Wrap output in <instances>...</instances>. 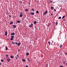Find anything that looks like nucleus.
Returning <instances> with one entry per match:
<instances>
[{"label": "nucleus", "mask_w": 67, "mask_h": 67, "mask_svg": "<svg viewBox=\"0 0 67 67\" xmlns=\"http://www.w3.org/2000/svg\"><path fill=\"white\" fill-rule=\"evenodd\" d=\"M12 44H13V45H14V44H15V42H14L13 41L12 42Z\"/></svg>", "instance_id": "6"}, {"label": "nucleus", "mask_w": 67, "mask_h": 67, "mask_svg": "<svg viewBox=\"0 0 67 67\" xmlns=\"http://www.w3.org/2000/svg\"><path fill=\"white\" fill-rule=\"evenodd\" d=\"M9 16L10 17H11V15H10Z\"/></svg>", "instance_id": "47"}, {"label": "nucleus", "mask_w": 67, "mask_h": 67, "mask_svg": "<svg viewBox=\"0 0 67 67\" xmlns=\"http://www.w3.org/2000/svg\"><path fill=\"white\" fill-rule=\"evenodd\" d=\"M28 11V9H25V11L26 12H27V11Z\"/></svg>", "instance_id": "13"}, {"label": "nucleus", "mask_w": 67, "mask_h": 67, "mask_svg": "<svg viewBox=\"0 0 67 67\" xmlns=\"http://www.w3.org/2000/svg\"><path fill=\"white\" fill-rule=\"evenodd\" d=\"M27 59L28 60V61H29V62H30V59L28 58V59Z\"/></svg>", "instance_id": "23"}, {"label": "nucleus", "mask_w": 67, "mask_h": 67, "mask_svg": "<svg viewBox=\"0 0 67 67\" xmlns=\"http://www.w3.org/2000/svg\"><path fill=\"white\" fill-rule=\"evenodd\" d=\"M65 18V15L63 16L62 18V19H63V18Z\"/></svg>", "instance_id": "8"}, {"label": "nucleus", "mask_w": 67, "mask_h": 67, "mask_svg": "<svg viewBox=\"0 0 67 67\" xmlns=\"http://www.w3.org/2000/svg\"><path fill=\"white\" fill-rule=\"evenodd\" d=\"M59 67H63V65H61L59 66Z\"/></svg>", "instance_id": "34"}, {"label": "nucleus", "mask_w": 67, "mask_h": 67, "mask_svg": "<svg viewBox=\"0 0 67 67\" xmlns=\"http://www.w3.org/2000/svg\"><path fill=\"white\" fill-rule=\"evenodd\" d=\"M18 55H17V57H18Z\"/></svg>", "instance_id": "48"}, {"label": "nucleus", "mask_w": 67, "mask_h": 67, "mask_svg": "<svg viewBox=\"0 0 67 67\" xmlns=\"http://www.w3.org/2000/svg\"><path fill=\"white\" fill-rule=\"evenodd\" d=\"M51 9L52 10V9H54V7H51Z\"/></svg>", "instance_id": "18"}, {"label": "nucleus", "mask_w": 67, "mask_h": 67, "mask_svg": "<svg viewBox=\"0 0 67 67\" xmlns=\"http://www.w3.org/2000/svg\"><path fill=\"white\" fill-rule=\"evenodd\" d=\"M9 58H10V57H8V58L7 59V60L8 62H9V61L11 60L10 59H9Z\"/></svg>", "instance_id": "2"}, {"label": "nucleus", "mask_w": 67, "mask_h": 67, "mask_svg": "<svg viewBox=\"0 0 67 67\" xmlns=\"http://www.w3.org/2000/svg\"><path fill=\"white\" fill-rule=\"evenodd\" d=\"M50 42H48V43L49 44V45H50V44H51L50 43Z\"/></svg>", "instance_id": "33"}, {"label": "nucleus", "mask_w": 67, "mask_h": 67, "mask_svg": "<svg viewBox=\"0 0 67 67\" xmlns=\"http://www.w3.org/2000/svg\"><path fill=\"white\" fill-rule=\"evenodd\" d=\"M50 1V2H51V3H52V2H53V1Z\"/></svg>", "instance_id": "30"}, {"label": "nucleus", "mask_w": 67, "mask_h": 67, "mask_svg": "<svg viewBox=\"0 0 67 67\" xmlns=\"http://www.w3.org/2000/svg\"><path fill=\"white\" fill-rule=\"evenodd\" d=\"M65 66H67V63H66L65 64Z\"/></svg>", "instance_id": "38"}, {"label": "nucleus", "mask_w": 67, "mask_h": 67, "mask_svg": "<svg viewBox=\"0 0 67 67\" xmlns=\"http://www.w3.org/2000/svg\"><path fill=\"white\" fill-rule=\"evenodd\" d=\"M1 62H3V60H1Z\"/></svg>", "instance_id": "32"}, {"label": "nucleus", "mask_w": 67, "mask_h": 67, "mask_svg": "<svg viewBox=\"0 0 67 67\" xmlns=\"http://www.w3.org/2000/svg\"><path fill=\"white\" fill-rule=\"evenodd\" d=\"M16 59H18V58H17V57H16Z\"/></svg>", "instance_id": "44"}, {"label": "nucleus", "mask_w": 67, "mask_h": 67, "mask_svg": "<svg viewBox=\"0 0 67 67\" xmlns=\"http://www.w3.org/2000/svg\"><path fill=\"white\" fill-rule=\"evenodd\" d=\"M62 2H62L61 1V2Z\"/></svg>", "instance_id": "51"}, {"label": "nucleus", "mask_w": 67, "mask_h": 67, "mask_svg": "<svg viewBox=\"0 0 67 67\" xmlns=\"http://www.w3.org/2000/svg\"><path fill=\"white\" fill-rule=\"evenodd\" d=\"M15 44H18V43H17V42H16L15 43Z\"/></svg>", "instance_id": "41"}, {"label": "nucleus", "mask_w": 67, "mask_h": 67, "mask_svg": "<svg viewBox=\"0 0 67 67\" xmlns=\"http://www.w3.org/2000/svg\"><path fill=\"white\" fill-rule=\"evenodd\" d=\"M21 45V43H19L17 44L18 46H20Z\"/></svg>", "instance_id": "4"}, {"label": "nucleus", "mask_w": 67, "mask_h": 67, "mask_svg": "<svg viewBox=\"0 0 67 67\" xmlns=\"http://www.w3.org/2000/svg\"><path fill=\"white\" fill-rule=\"evenodd\" d=\"M47 12H48V11H46L45 12V13H46V14H47Z\"/></svg>", "instance_id": "20"}, {"label": "nucleus", "mask_w": 67, "mask_h": 67, "mask_svg": "<svg viewBox=\"0 0 67 67\" xmlns=\"http://www.w3.org/2000/svg\"><path fill=\"white\" fill-rule=\"evenodd\" d=\"M11 35H15V34L14 33H12L11 34Z\"/></svg>", "instance_id": "3"}, {"label": "nucleus", "mask_w": 67, "mask_h": 67, "mask_svg": "<svg viewBox=\"0 0 67 67\" xmlns=\"http://www.w3.org/2000/svg\"><path fill=\"white\" fill-rule=\"evenodd\" d=\"M29 27L31 28L32 27V25H30L29 26Z\"/></svg>", "instance_id": "25"}, {"label": "nucleus", "mask_w": 67, "mask_h": 67, "mask_svg": "<svg viewBox=\"0 0 67 67\" xmlns=\"http://www.w3.org/2000/svg\"><path fill=\"white\" fill-rule=\"evenodd\" d=\"M13 22L12 21H11L10 22V24H13Z\"/></svg>", "instance_id": "11"}, {"label": "nucleus", "mask_w": 67, "mask_h": 67, "mask_svg": "<svg viewBox=\"0 0 67 67\" xmlns=\"http://www.w3.org/2000/svg\"><path fill=\"white\" fill-rule=\"evenodd\" d=\"M26 55L27 56V55H29V53H27L26 54Z\"/></svg>", "instance_id": "15"}, {"label": "nucleus", "mask_w": 67, "mask_h": 67, "mask_svg": "<svg viewBox=\"0 0 67 67\" xmlns=\"http://www.w3.org/2000/svg\"><path fill=\"white\" fill-rule=\"evenodd\" d=\"M8 33V32H5V35L6 36H7V34Z\"/></svg>", "instance_id": "5"}, {"label": "nucleus", "mask_w": 67, "mask_h": 67, "mask_svg": "<svg viewBox=\"0 0 67 67\" xmlns=\"http://www.w3.org/2000/svg\"><path fill=\"white\" fill-rule=\"evenodd\" d=\"M24 0V1H25V0Z\"/></svg>", "instance_id": "49"}, {"label": "nucleus", "mask_w": 67, "mask_h": 67, "mask_svg": "<svg viewBox=\"0 0 67 67\" xmlns=\"http://www.w3.org/2000/svg\"><path fill=\"white\" fill-rule=\"evenodd\" d=\"M5 49H6V51H7V50H8V48H7V47H6Z\"/></svg>", "instance_id": "14"}, {"label": "nucleus", "mask_w": 67, "mask_h": 67, "mask_svg": "<svg viewBox=\"0 0 67 67\" xmlns=\"http://www.w3.org/2000/svg\"><path fill=\"white\" fill-rule=\"evenodd\" d=\"M37 63H38V62H37Z\"/></svg>", "instance_id": "50"}, {"label": "nucleus", "mask_w": 67, "mask_h": 67, "mask_svg": "<svg viewBox=\"0 0 67 67\" xmlns=\"http://www.w3.org/2000/svg\"><path fill=\"white\" fill-rule=\"evenodd\" d=\"M65 55H67V53H65Z\"/></svg>", "instance_id": "36"}, {"label": "nucleus", "mask_w": 67, "mask_h": 67, "mask_svg": "<svg viewBox=\"0 0 67 67\" xmlns=\"http://www.w3.org/2000/svg\"><path fill=\"white\" fill-rule=\"evenodd\" d=\"M31 25H33V24H31Z\"/></svg>", "instance_id": "45"}, {"label": "nucleus", "mask_w": 67, "mask_h": 67, "mask_svg": "<svg viewBox=\"0 0 67 67\" xmlns=\"http://www.w3.org/2000/svg\"><path fill=\"white\" fill-rule=\"evenodd\" d=\"M54 11H56V10L54 9Z\"/></svg>", "instance_id": "43"}, {"label": "nucleus", "mask_w": 67, "mask_h": 67, "mask_svg": "<svg viewBox=\"0 0 67 67\" xmlns=\"http://www.w3.org/2000/svg\"><path fill=\"white\" fill-rule=\"evenodd\" d=\"M10 58H13V56L12 55H11L10 56Z\"/></svg>", "instance_id": "12"}, {"label": "nucleus", "mask_w": 67, "mask_h": 67, "mask_svg": "<svg viewBox=\"0 0 67 67\" xmlns=\"http://www.w3.org/2000/svg\"><path fill=\"white\" fill-rule=\"evenodd\" d=\"M60 47H62V44L60 45Z\"/></svg>", "instance_id": "27"}, {"label": "nucleus", "mask_w": 67, "mask_h": 67, "mask_svg": "<svg viewBox=\"0 0 67 67\" xmlns=\"http://www.w3.org/2000/svg\"><path fill=\"white\" fill-rule=\"evenodd\" d=\"M22 16H23V14L22 13V12H21L20 13V17H21V18H22Z\"/></svg>", "instance_id": "1"}, {"label": "nucleus", "mask_w": 67, "mask_h": 67, "mask_svg": "<svg viewBox=\"0 0 67 67\" xmlns=\"http://www.w3.org/2000/svg\"><path fill=\"white\" fill-rule=\"evenodd\" d=\"M36 12L37 13H38V11H36Z\"/></svg>", "instance_id": "28"}, {"label": "nucleus", "mask_w": 67, "mask_h": 67, "mask_svg": "<svg viewBox=\"0 0 67 67\" xmlns=\"http://www.w3.org/2000/svg\"><path fill=\"white\" fill-rule=\"evenodd\" d=\"M61 17H59L58 18V19H61Z\"/></svg>", "instance_id": "31"}, {"label": "nucleus", "mask_w": 67, "mask_h": 67, "mask_svg": "<svg viewBox=\"0 0 67 67\" xmlns=\"http://www.w3.org/2000/svg\"><path fill=\"white\" fill-rule=\"evenodd\" d=\"M45 14H46L45 13H44V14H43V15H45Z\"/></svg>", "instance_id": "39"}, {"label": "nucleus", "mask_w": 67, "mask_h": 67, "mask_svg": "<svg viewBox=\"0 0 67 67\" xmlns=\"http://www.w3.org/2000/svg\"><path fill=\"white\" fill-rule=\"evenodd\" d=\"M63 63L64 64H65L66 63V62H65L64 61L63 62Z\"/></svg>", "instance_id": "26"}, {"label": "nucleus", "mask_w": 67, "mask_h": 67, "mask_svg": "<svg viewBox=\"0 0 67 67\" xmlns=\"http://www.w3.org/2000/svg\"><path fill=\"white\" fill-rule=\"evenodd\" d=\"M51 15H53V14L52 13L51 14Z\"/></svg>", "instance_id": "40"}, {"label": "nucleus", "mask_w": 67, "mask_h": 67, "mask_svg": "<svg viewBox=\"0 0 67 67\" xmlns=\"http://www.w3.org/2000/svg\"><path fill=\"white\" fill-rule=\"evenodd\" d=\"M32 11H34V9H32V10H31V11H32Z\"/></svg>", "instance_id": "24"}, {"label": "nucleus", "mask_w": 67, "mask_h": 67, "mask_svg": "<svg viewBox=\"0 0 67 67\" xmlns=\"http://www.w3.org/2000/svg\"><path fill=\"white\" fill-rule=\"evenodd\" d=\"M52 43H53V42H52Z\"/></svg>", "instance_id": "52"}, {"label": "nucleus", "mask_w": 67, "mask_h": 67, "mask_svg": "<svg viewBox=\"0 0 67 67\" xmlns=\"http://www.w3.org/2000/svg\"><path fill=\"white\" fill-rule=\"evenodd\" d=\"M11 37H12V38H14V36H11Z\"/></svg>", "instance_id": "17"}, {"label": "nucleus", "mask_w": 67, "mask_h": 67, "mask_svg": "<svg viewBox=\"0 0 67 67\" xmlns=\"http://www.w3.org/2000/svg\"><path fill=\"white\" fill-rule=\"evenodd\" d=\"M22 60L23 61V62H25V59H22Z\"/></svg>", "instance_id": "16"}, {"label": "nucleus", "mask_w": 67, "mask_h": 67, "mask_svg": "<svg viewBox=\"0 0 67 67\" xmlns=\"http://www.w3.org/2000/svg\"><path fill=\"white\" fill-rule=\"evenodd\" d=\"M48 64H47L46 65V67H47L48 66Z\"/></svg>", "instance_id": "29"}, {"label": "nucleus", "mask_w": 67, "mask_h": 67, "mask_svg": "<svg viewBox=\"0 0 67 67\" xmlns=\"http://www.w3.org/2000/svg\"><path fill=\"white\" fill-rule=\"evenodd\" d=\"M17 22H18V23H20V22H20V21L17 20Z\"/></svg>", "instance_id": "9"}, {"label": "nucleus", "mask_w": 67, "mask_h": 67, "mask_svg": "<svg viewBox=\"0 0 67 67\" xmlns=\"http://www.w3.org/2000/svg\"><path fill=\"white\" fill-rule=\"evenodd\" d=\"M18 52H20V50L18 49Z\"/></svg>", "instance_id": "42"}, {"label": "nucleus", "mask_w": 67, "mask_h": 67, "mask_svg": "<svg viewBox=\"0 0 67 67\" xmlns=\"http://www.w3.org/2000/svg\"><path fill=\"white\" fill-rule=\"evenodd\" d=\"M57 24H58V23L57 22H56L55 23V25H57Z\"/></svg>", "instance_id": "19"}, {"label": "nucleus", "mask_w": 67, "mask_h": 67, "mask_svg": "<svg viewBox=\"0 0 67 67\" xmlns=\"http://www.w3.org/2000/svg\"><path fill=\"white\" fill-rule=\"evenodd\" d=\"M1 65V63H0V65Z\"/></svg>", "instance_id": "46"}, {"label": "nucleus", "mask_w": 67, "mask_h": 67, "mask_svg": "<svg viewBox=\"0 0 67 67\" xmlns=\"http://www.w3.org/2000/svg\"><path fill=\"white\" fill-rule=\"evenodd\" d=\"M13 26V27L14 28H16V26L14 25Z\"/></svg>", "instance_id": "10"}, {"label": "nucleus", "mask_w": 67, "mask_h": 67, "mask_svg": "<svg viewBox=\"0 0 67 67\" xmlns=\"http://www.w3.org/2000/svg\"><path fill=\"white\" fill-rule=\"evenodd\" d=\"M31 14H32V15H34V13L33 12H32L31 13Z\"/></svg>", "instance_id": "7"}, {"label": "nucleus", "mask_w": 67, "mask_h": 67, "mask_svg": "<svg viewBox=\"0 0 67 67\" xmlns=\"http://www.w3.org/2000/svg\"><path fill=\"white\" fill-rule=\"evenodd\" d=\"M37 23V22H36V21H35L34 22V24H36Z\"/></svg>", "instance_id": "21"}, {"label": "nucleus", "mask_w": 67, "mask_h": 67, "mask_svg": "<svg viewBox=\"0 0 67 67\" xmlns=\"http://www.w3.org/2000/svg\"><path fill=\"white\" fill-rule=\"evenodd\" d=\"M6 57H8V54H7L6 55Z\"/></svg>", "instance_id": "35"}, {"label": "nucleus", "mask_w": 67, "mask_h": 67, "mask_svg": "<svg viewBox=\"0 0 67 67\" xmlns=\"http://www.w3.org/2000/svg\"><path fill=\"white\" fill-rule=\"evenodd\" d=\"M26 67H28V65H26L25 66Z\"/></svg>", "instance_id": "37"}, {"label": "nucleus", "mask_w": 67, "mask_h": 67, "mask_svg": "<svg viewBox=\"0 0 67 67\" xmlns=\"http://www.w3.org/2000/svg\"><path fill=\"white\" fill-rule=\"evenodd\" d=\"M10 40L12 41V40H13V38H12L10 39Z\"/></svg>", "instance_id": "22"}]
</instances>
